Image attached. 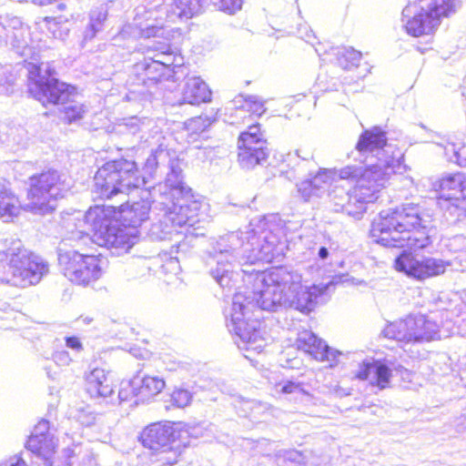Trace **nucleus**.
<instances>
[{
    "instance_id": "obj_38",
    "label": "nucleus",
    "mask_w": 466,
    "mask_h": 466,
    "mask_svg": "<svg viewBox=\"0 0 466 466\" xmlns=\"http://www.w3.org/2000/svg\"><path fill=\"white\" fill-rule=\"evenodd\" d=\"M138 377H136L129 381L122 382L120 390L118 391L119 400L121 402L127 401L130 400L135 396H140V394L138 393Z\"/></svg>"
},
{
    "instance_id": "obj_61",
    "label": "nucleus",
    "mask_w": 466,
    "mask_h": 466,
    "mask_svg": "<svg viewBox=\"0 0 466 466\" xmlns=\"http://www.w3.org/2000/svg\"><path fill=\"white\" fill-rule=\"evenodd\" d=\"M125 99H126V100H130V99H131V97H130V96H129V95H127V96H125Z\"/></svg>"
},
{
    "instance_id": "obj_59",
    "label": "nucleus",
    "mask_w": 466,
    "mask_h": 466,
    "mask_svg": "<svg viewBox=\"0 0 466 466\" xmlns=\"http://www.w3.org/2000/svg\"><path fill=\"white\" fill-rule=\"evenodd\" d=\"M58 8H59L60 10H63V9H65V8H66V5H65L64 3H60V4L58 5Z\"/></svg>"
},
{
    "instance_id": "obj_39",
    "label": "nucleus",
    "mask_w": 466,
    "mask_h": 466,
    "mask_svg": "<svg viewBox=\"0 0 466 466\" xmlns=\"http://www.w3.org/2000/svg\"><path fill=\"white\" fill-rule=\"evenodd\" d=\"M303 456L298 451H286L277 455L278 466H304Z\"/></svg>"
},
{
    "instance_id": "obj_32",
    "label": "nucleus",
    "mask_w": 466,
    "mask_h": 466,
    "mask_svg": "<svg viewBox=\"0 0 466 466\" xmlns=\"http://www.w3.org/2000/svg\"><path fill=\"white\" fill-rule=\"evenodd\" d=\"M391 376V370L390 368L381 362H375L373 367V376L371 377V383L376 384L380 389H385Z\"/></svg>"
},
{
    "instance_id": "obj_54",
    "label": "nucleus",
    "mask_w": 466,
    "mask_h": 466,
    "mask_svg": "<svg viewBox=\"0 0 466 466\" xmlns=\"http://www.w3.org/2000/svg\"><path fill=\"white\" fill-rule=\"evenodd\" d=\"M66 345L67 348L72 349L76 351H81L83 350L82 343L79 339L76 337H67L66 338Z\"/></svg>"
},
{
    "instance_id": "obj_27",
    "label": "nucleus",
    "mask_w": 466,
    "mask_h": 466,
    "mask_svg": "<svg viewBox=\"0 0 466 466\" xmlns=\"http://www.w3.org/2000/svg\"><path fill=\"white\" fill-rule=\"evenodd\" d=\"M107 18V8L101 5L91 9L89 13V21L84 32L83 38L85 41H90L104 29L105 23Z\"/></svg>"
},
{
    "instance_id": "obj_46",
    "label": "nucleus",
    "mask_w": 466,
    "mask_h": 466,
    "mask_svg": "<svg viewBox=\"0 0 466 466\" xmlns=\"http://www.w3.org/2000/svg\"><path fill=\"white\" fill-rule=\"evenodd\" d=\"M146 122H148L147 118L141 119L137 116H131L128 118H124L123 123L119 125L120 127H125L127 130L130 133L136 134L146 125Z\"/></svg>"
},
{
    "instance_id": "obj_5",
    "label": "nucleus",
    "mask_w": 466,
    "mask_h": 466,
    "mask_svg": "<svg viewBox=\"0 0 466 466\" xmlns=\"http://www.w3.org/2000/svg\"><path fill=\"white\" fill-rule=\"evenodd\" d=\"M243 233L230 232L211 243L207 264L210 275L222 288L230 287L234 276L233 267L237 261L254 264L257 261H271L275 257L274 244L265 235L261 239L253 232H247L244 243Z\"/></svg>"
},
{
    "instance_id": "obj_15",
    "label": "nucleus",
    "mask_w": 466,
    "mask_h": 466,
    "mask_svg": "<svg viewBox=\"0 0 466 466\" xmlns=\"http://www.w3.org/2000/svg\"><path fill=\"white\" fill-rule=\"evenodd\" d=\"M267 141L260 131L258 125L248 127V130L242 132L238 141V160L239 165L246 169L255 167L266 161L268 152Z\"/></svg>"
},
{
    "instance_id": "obj_29",
    "label": "nucleus",
    "mask_w": 466,
    "mask_h": 466,
    "mask_svg": "<svg viewBox=\"0 0 466 466\" xmlns=\"http://www.w3.org/2000/svg\"><path fill=\"white\" fill-rule=\"evenodd\" d=\"M138 393L141 400H146L157 395L165 388V381L163 379L157 376H144L138 378Z\"/></svg>"
},
{
    "instance_id": "obj_33",
    "label": "nucleus",
    "mask_w": 466,
    "mask_h": 466,
    "mask_svg": "<svg viewBox=\"0 0 466 466\" xmlns=\"http://www.w3.org/2000/svg\"><path fill=\"white\" fill-rule=\"evenodd\" d=\"M304 466H329L330 458L328 454L319 451H305L301 452Z\"/></svg>"
},
{
    "instance_id": "obj_23",
    "label": "nucleus",
    "mask_w": 466,
    "mask_h": 466,
    "mask_svg": "<svg viewBox=\"0 0 466 466\" xmlns=\"http://www.w3.org/2000/svg\"><path fill=\"white\" fill-rule=\"evenodd\" d=\"M7 38L11 46L21 56H29L35 53V47L33 46L28 26L21 25L19 28L12 29Z\"/></svg>"
},
{
    "instance_id": "obj_28",
    "label": "nucleus",
    "mask_w": 466,
    "mask_h": 466,
    "mask_svg": "<svg viewBox=\"0 0 466 466\" xmlns=\"http://www.w3.org/2000/svg\"><path fill=\"white\" fill-rule=\"evenodd\" d=\"M19 210L18 199L5 185H0V218L9 222L18 215Z\"/></svg>"
},
{
    "instance_id": "obj_47",
    "label": "nucleus",
    "mask_w": 466,
    "mask_h": 466,
    "mask_svg": "<svg viewBox=\"0 0 466 466\" xmlns=\"http://www.w3.org/2000/svg\"><path fill=\"white\" fill-rule=\"evenodd\" d=\"M299 192L301 194L302 198L308 201L313 196H319L320 191L316 190V187L313 186L309 179H306L302 181L299 186Z\"/></svg>"
},
{
    "instance_id": "obj_31",
    "label": "nucleus",
    "mask_w": 466,
    "mask_h": 466,
    "mask_svg": "<svg viewBox=\"0 0 466 466\" xmlns=\"http://www.w3.org/2000/svg\"><path fill=\"white\" fill-rule=\"evenodd\" d=\"M335 55L339 65L343 69H350L359 66L361 59V53L352 47H338Z\"/></svg>"
},
{
    "instance_id": "obj_6",
    "label": "nucleus",
    "mask_w": 466,
    "mask_h": 466,
    "mask_svg": "<svg viewBox=\"0 0 466 466\" xmlns=\"http://www.w3.org/2000/svg\"><path fill=\"white\" fill-rule=\"evenodd\" d=\"M429 223L417 206L383 210L372 222L370 238L384 247L420 249L431 242L427 231Z\"/></svg>"
},
{
    "instance_id": "obj_37",
    "label": "nucleus",
    "mask_w": 466,
    "mask_h": 466,
    "mask_svg": "<svg viewBox=\"0 0 466 466\" xmlns=\"http://www.w3.org/2000/svg\"><path fill=\"white\" fill-rule=\"evenodd\" d=\"M86 106L77 102H69L64 106L63 119L67 123H72L81 119L86 113Z\"/></svg>"
},
{
    "instance_id": "obj_49",
    "label": "nucleus",
    "mask_w": 466,
    "mask_h": 466,
    "mask_svg": "<svg viewBox=\"0 0 466 466\" xmlns=\"http://www.w3.org/2000/svg\"><path fill=\"white\" fill-rule=\"evenodd\" d=\"M31 436H36L37 439L45 438L47 436H53L49 432V421L46 420H40L35 427Z\"/></svg>"
},
{
    "instance_id": "obj_17",
    "label": "nucleus",
    "mask_w": 466,
    "mask_h": 466,
    "mask_svg": "<svg viewBox=\"0 0 466 466\" xmlns=\"http://www.w3.org/2000/svg\"><path fill=\"white\" fill-rule=\"evenodd\" d=\"M332 283L323 285H312L310 287L302 285V276L299 274V285L294 290L288 289L287 308H293L301 312H310L319 303V299L325 295Z\"/></svg>"
},
{
    "instance_id": "obj_51",
    "label": "nucleus",
    "mask_w": 466,
    "mask_h": 466,
    "mask_svg": "<svg viewBox=\"0 0 466 466\" xmlns=\"http://www.w3.org/2000/svg\"><path fill=\"white\" fill-rule=\"evenodd\" d=\"M53 360L57 366L67 367L72 362V358L66 350H57L53 355Z\"/></svg>"
},
{
    "instance_id": "obj_36",
    "label": "nucleus",
    "mask_w": 466,
    "mask_h": 466,
    "mask_svg": "<svg viewBox=\"0 0 466 466\" xmlns=\"http://www.w3.org/2000/svg\"><path fill=\"white\" fill-rule=\"evenodd\" d=\"M167 46V45L166 44H158V46L154 45L152 48L156 50L157 53L152 57L148 58L149 61L146 59L145 63L139 65L138 67L144 69L147 75L151 74L152 68H162V64L157 63V61L163 60L160 55H166Z\"/></svg>"
},
{
    "instance_id": "obj_24",
    "label": "nucleus",
    "mask_w": 466,
    "mask_h": 466,
    "mask_svg": "<svg viewBox=\"0 0 466 466\" xmlns=\"http://www.w3.org/2000/svg\"><path fill=\"white\" fill-rule=\"evenodd\" d=\"M207 0H174L170 14L167 15L170 21L175 18L189 19L201 13Z\"/></svg>"
},
{
    "instance_id": "obj_12",
    "label": "nucleus",
    "mask_w": 466,
    "mask_h": 466,
    "mask_svg": "<svg viewBox=\"0 0 466 466\" xmlns=\"http://www.w3.org/2000/svg\"><path fill=\"white\" fill-rule=\"evenodd\" d=\"M58 262L64 276L73 283L88 285L101 278L106 261L99 256H85L76 250L59 249Z\"/></svg>"
},
{
    "instance_id": "obj_1",
    "label": "nucleus",
    "mask_w": 466,
    "mask_h": 466,
    "mask_svg": "<svg viewBox=\"0 0 466 466\" xmlns=\"http://www.w3.org/2000/svg\"><path fill=\"white\" fill-rule=\"evenodd\" d=\"M356 147L366 156L367 164L347 166L338 173L339 179L353 181L355 186L349 192L339 189L329 193L336 210L351 216L362 213L366 203L377 199V194L400 166L393 146L387 143L385 132L378 127L365 130Z\"/></svg>"
},
{
    "instance_id": "obj_22",
    "label": "nucleus",
    "mask_w": 466,
    "mask_h": 466,
    "mask_svg": "<svg viewBox=\"0 0 466 466\" xmlns=\"http://www.w3.org/2000/svg\"><path fill=\"white\" fill-rule=\"evenodd\" d=\"M151 12L146 11L144 8L137 9L134 26L137 32H134L135 35H140L145 38L164 36V27L151 23Z\"/></svg>"
},
{
    "instance_id": "obj_34",
    "label": "nucleus",
    "mask_w": 466,
    "mask_h": 466,
    "mask_svg": "<svg viewBox=\"0 0 466 466\" xmlns=\"http://www.w3.org/2000/svg\"><path fill=\"white\" fill-rule=\"evenodd\" d=\"M66 19L63 17H46L45 22L48 32L53 35V37L57 39H64L68 34V28L64 26L62 24L66 22Z\"/></svg>"
},
{
    "instance_id": "obj_9",
    "label": "nucleus",
    "mask_w": 466,
    "mask_h": 466,
    "mask_svg": "<svg viewBox=\"0 0 466 466\" xmlns=\"http://www.w3.org/2000/svg\"><path fill=\"white\" fill-rule=\"evenodd\" d=\"M457 0H415L402 11L403 22L409 35L420 36L431 34L442 16L456 11Z\"/></svg>"
},
{
    "instance_id": "obj_18",
    "label": "nucleus",
    "mask_w": 466,
    "mask_h": 466,
    "mask_svg": "<svg viewBox=\"0 0 466 466\" xmlns=\"http://www.w3.org/2000/svg\"><path fill=\"white\" fill-rule=\"evenodd\" d=\"M182 432L180 425L154 423L144 430L142 442L145 447L158 451L174 442Z\"/></svg>"
},
{
    "instance_id": "obj_35",
    "label": "nucleus",
    "mask_w": 466,
    "mask_h": 466,
    "mask_svg": "<svg viewBox=\"0 0 466 466\" xmlns=\"http://www.w3.org/2000/svg\"><path fill=\"white\" fill-rule=\"evenodd\" d=\"M337 172L333 169L322 168L309 180L316 187V190L325 189L334 180Z\"/></svg>"
},
{
    "instance_id": "obj_55",
    "label": "nucleus",
    "mask_w": 466,
    "mask_h": 466,
    "mask_svg": "<svg viewBox=\"0 0 466 466\" xmlns=\"http://www.w3.org/2000/svg\"><path fill=\"white\" fill-rule=\"evenodd\" d=\"M1 466H27L25 461L18 457H12Z\"/></svg>"
},
{
    "instance_id": "obj_43",
    "label": "nucleus",
    "mask_w": 466,
    "mask_h": 466,
    "mask_svg": "<svg viewBox=\"0 0 466 466\" xmlns=\"http://www.w3.org/2000/svg\"><path fill=\"white\" fill-rule=\"evenodd\" d=\"M375 366V361L371 360H362L360 362L359 370L354 372V377L365 380H370L373 376V367Z\"/></svg>"
},
{
    "instance_id": "obj_14",
    "label": "nucleus",
    "mask_w": 466,
    "mask_h": 466,
    "mask_svg": "<svg viewBox=\"0 0 466 466\" xmlns=\"http://www.w3.org/2000/svg\"><path fill=\"white\" fill-rule=\"evenodd\" d=\"M433 188L439 192L440 207L457 218L466 217V174L455 173L436 180Z\"/></svg>"
},
{
    "instance_id": "obj_20",
    "label": "nucleus",
    "mask_w": 466,
    "mask_h": 466,
    "mask_svg": "<svg viewBox=\"0 0 466 466\" xmlns=\"http://www.w3.org/2000/svg\"><path fill=\"white\" fill-rule=\"evenodd\" d=\"M86 390L91 398H107L113 393L112 382L108 373L95 368L86 375Z\"/></svg>"
},
{
    "instance_id": "obj_4",
    "label": "nucleus",
    "mask_w": 466,
    "mask_h": 466,
    "mask_svg": "<svg viewBox=\"0 0 466 466\" xmlns=\"http://www.w3.org/2000/svg\"><path fill=\"white\" fill-rule=\"evenodd\" d=\"M159 193L158 204L164 211L158 222L149 229V237L154 240L171 239L174 236H198L194 225L198 221L200 208L198 201L194 199L191 189L182 180V170L171 167L164 183L155 188Z\"/></svg>"
},
{
    "instance_id": "obj_11",
    "label": "nucleus",
    "mask_w": 466,
    "mask_h": 466,
    "mask_svg": "<svg viewBox=\"0 0 466 466\" xmlns=\"http://www.w3.org/2000/svg\"><path fill=\"white\" fill-rule=\"evenodd\" d=\"M27 70L29 93L40 103L46 106L68 102L69 86L54 76L55 71L48 64L28 63Z\"/></svg>"
},
{
    "instance_id": "obj_45",
    "label": "nucleus",
    "mask_w": 466,
    "mask_h": 466,
    "mask_svg": "<svg viewBox=\"0 0 466 466\" xmlns=\"http://www.w3.org/2000/svg\"><path fill=\"white\" fill-rule=\"evenodd\" d=\"M174 404L179 408L187 406L192 400V394L187 390L177 389L171 395Z\"/></svg>"
},
{
    "instance_id": "obj_13",
    "label": "nucleus",
    "mask_w": 466,
    "mask_h": 466,
    "mask_svg": "<svg viewBox=\"0 0 466 466\" xmlns=\"http://www.w3.org/2000/svg\"><path fill=\"white\" fill-rule=\"evenodd\" d=\"M384 337L400 342H425L441 339L439 326L424 315H410L383 329Z\"/></svg>"
},
{
    "instance_id": "obj_60",
    "label": "nucleus",
    "mask_w": 466,
    "mask_h": 466,
    "mask_svg": "<svg viewBox=\"0 0 466 466\" xmlns=\"http://www.w3.org/2000/svg\"><path fill=\"white\" fill-rule=\"evenodd\" d=\"M348 281H350V279H348V278L345 279H340V282H342V283L348 282Z\"/></svg>"
},
{
    "instance_id": "obj_25",
    "label": "nucleus",
    "mask_w": 466,
    "mask_h": 466,
    "mask_svg": "<svg viewBox=\"0 0 466 466\" xmlns=\"http://www.w3.org/2000/svg\"><path fill=\"white\" fill-rule=\"evenodd\" d=\"M26 447L33 453L42 457L46 466L52 465V456L56 448V441L54 436H47L41 439H37L36 436H30Z\"/></svg>"
},
{
    "instance_id": "obj_3",
    "label": "nucleus",
    "mask_w": 466,
    "mask_h": 466,
    "mask_svg": "<svg viewBox=\"0 0 466 466\" xmlns=\"http://www.w3.org/2000/svg\"><path fill=\"white\" fill-rule=\"evenodd\" d=\"M139 201L113 206H95L78 219L73 238L88 237L98 246L115 249L117 254L128 251L137 240L136 229L147 220L151 208L148 192L145 191Z\"/></svg>"
},
{
    "instance_id": "obj_16",
    "label": "nucleus",
    "mask_w": 466,
    "mask_h": 466,
    "mask_svg": "<svg viewBox=\"0 0 466 466\" xmlns=\"http://www.w3.org/2000/svg\"><path fill=\"white\" fill-rule=\"evenodd\" d=\"M449 262L434 258H419L411 253L403 251L395 259V268L402 271L410 278L424 280L443 274Z\"/></svg>"
},
{
    "instance_id": "obj_21",
    "label": "nucleus",
    "mask_w": 466,
    "mask_h": 466,
    "mask_svg": "<svg viewBox=\"0 0 466 466\" xmlns=\"http://www.w3.org/2000/svg\"><path fill=\"white\" fill-rule=\"evenodd\" d=\"M211 91L199 77L193 76L187 79L183 90V103L198 105L210 100Z\"/></svg>"
},
{
    "instance_id": "obj_19",
    "label": "nucleus",
    "mask_w": 466,
    "mask_h": 466,
    "mask_svg": "<svg viewBox=\"0 0 466 466\" xmlns=\"http://www.w3.org/2000/svg\"><path fill=\"white\" fill-rule=\"evenodd\" d=\"M297 345L312 358L319 361H329L330 366L336 363V359L341 353L329 348L321 339L314 333L304 330L299 334Z\"/></svg>"
},
{
    "instance_id": "obj_48",
    "label": "nucleus",
    "mask_w": 466,
    "mask_h": 466,
    "mask_svg": "<svg viewBox=\"0 0 466 466\" xmlns=\"http://www.w3.org/2000/svg\"><path fill=\"white\" fill-rule=\"evenodd\" d=\"M445 150L446 153L450 151L453 153L451 161L456 162L460 166H466V146L456 149L454 145H451L449 147H446Z\"/></svg>"
},
{
    "instance_id": "obj_58",
    "label": "nucleus",
    "mask_w": 466,
    "mask_h": 466,
    "mask_svg": "<svg viewBox=\"0 0 466 466\" xmlns=\"http://www.w3.org/2000/svg\"><path fill=\"white\" fill-rule=\"evenodd\" d=\"M9 91V88L7 86H5V84H4L1 80H0V95L1 94H5V93H7Z\"/></svg>"
},
{
    "instance_id": "obj_40",
    "label": "nucleus",
    "mask_w": 466,
    "mask_h": 466,
    "mask_svg": "<svg viewBox=\"0 0 466 466\" xmlns=\"http://www.w3.org/2000/svg\"><path fill=\"white\" fill-rule=\"evenodd\" d=\"M74 418L82 425L90 427L101 418L95 413L89 406L78 408L74 414Z\"/></svg>"
},
{
    "instance_id": "obj_56",
    "label": "nucleus",
    "mask_w": 466,
    "mask_h": 466,
    "mask_svg": "<svg viewBox=\"0 0 466 466\" xmlns=\"http://www.w3.org/2000/svg\"><path fill=\"white\" fill-rule=\"evenodd\" d=\"M145 73H147V72L145 71ZM163 74H164V68L158 67V68H152L151 74L150 75L146 74V76L149 79L157 80L159 77L162 76Z\"/></svg>"
},
{
    "instance_id": "obj_52",
    "label": "nucleus",
    "mask_w": 466,
    "mask_h": 466,
    "mask_svg": "<svg viewBox=\"0 0 466 466\" xmlns=\"http://www.w3.org/2000/svg\"><path fill=\"white\" fill-rule=\"evenodd\" d=\"M223 10L234 14L241 9L243 0H220Z\"/></svg>"
},
{
    "instance_id": "obj_57",
    "label": "nucleus",
    "mask_w": 466,
    "mask_h": 466,
    "mask_svg": "<svg viewBox=\"0 0 466 466\" xmlns=\"http://www.w3.org/2000/svg\"><path fill=\"white\" fill-rule=\"evenodd\" d=\"M319 256L320 258L325 259L329 256V251L326 248L322 247L319 250Z\"/></svg>"
},
{
    "instance_id": "obj_2",
    "label": "nucleus",
    "mask_w": 466,
    "mask_h": 466,
    "mask_svg": "<svg viewBox=\"0 0 466 466\" xmlns=\"http://www.w3.org/2000/svg\"><path fill=\"white\" fill-rule=\"evenodd\" d=\"M299 281V273L285 268H277L259 273L255 280L252 300L242 293H237L227 313L230 322L228 327L239 339L238 348L245 350L262 351L266 342L260 329V322L250 319L248 314L254 303L263 310L276 311L287 308L288 289H296Z\"/></svg>"
},
{
    "instance_id": "obj_44",
    "label": "nucleus",
    "mask_w": 466,
    "mask_h": 466,
    "mask_svg": "<svg viewBox=\"0 0 466 466\" xmlns=\"http://www.w3.org/2000/svg\"><path fill=\"white\" fill-rule=\"evenodd\" d=\"M247 111L261 116L265 112L263 102L256 96H248L242 106Z\"/></svg>"
},
{
    "instance_id": "obj_62",
    "label": "nucleus",
    "mask_w": 466,
    "mask_h": 466,
    "mask_svg": "<svg viewBox=\"0 0 466 466\" xmlns=\"http://www.w3.org/2000/svg\"><path fill=\"white\" fill-rule=\"evenodd\" d=\"M182 246H183V244L181 242H179L178 245H177V248H179Z\"/></svg>"
},
{
    "instance_id": "obj_26",
    "label": "nucleus",
    "mask_w": 466,
    "mask_h": 466,
    "mask_svg": "<svg viewBox=\"0 0 466 466\" xmlns=\"http://www.w3.org/2000/svg\"><path fill=\"white\" fill-rule=\"evenodd\" d=\"M137 266L143 271H156L153 267L159 266L162 272L167 274H177L180 271V265L178 259L174 257H167V254L157 258H145L137 261Z\"/></svg>"
},
{
    "instance_id": "obj_53",
    "label": "nucleus",
    "mask_w": 466,
    "mask_h": 466,
    "mask_svg": "<svg viewBox=\"0 0 466 466\" xmlns=\"http://www.w3.org/2000/svg\"><path fill=\"white\" fill-rule=\"evenodd\" d=\"M281 391L286 394H290V393L302 394V393H304V390L301 388V386L299 384L291 382V381H289L287 384H285L282 387Z\"/></svg>"
},
{
    "instance_id": "obj_30",
    "label": "nucleus",
    "mask_w": 466,
    "mask_h": 466,
    "mask_svg": "<svg viewBox=\"0 0 466 466\" xmlns=\"http://www.w3.org/2000/svg\"><path fill=\"white\" fill-rule=\"evenodd\" d=\"M212 121L207 116H199L193 117L185 122V132L187 133L186 138L187 142H192L197 139V137L204 132Z\"/></svg>"
},
{
    "instance_id": "obj_7",
    "label": "nucleus",
    "mask_w": 466,
    "mask_h": 466,
    "mask_svg": "<svg viewBox=\"0 0 466 466\" xmlns=\"http://www.w3.org/2000/svg\"><path fill=\"white\" fill-rule=\"evenodd\" d=\"M0 284L27 288L37 284L48 271V265L25 248L22 241L0 239Z\"/></svg>"
},
{
    "instance_id": "obj_63",
    "label": "nucleus",
    "mask_w": 466,
    "mask_h": 466,
    "mask_svg": "<svg viewBox=\"0 0 466 466\" xmlns=\"http://www.w3.org/2000/svg\"><path fill=\"white\" fill-rule=\"evenodd\" d=\"M307 41L309 42L310 41V36L309 35H307Z\"/></svg>"
},
{
    "instance_id": "obj_10",
    "label": "nucleus",
    "mask_w": 466,
    "mask_h": 466,
    "mask_svg": "<svg viewBox=\"0 0 466 466\" xmlns=\"http://www.w3.org/2000/svg\"><path fill=\"white\" fill-rule=\"evenodd\" d=\"M63 175L48 170L30 177L27 202L24 208L35 214H46L55 209L54 201L69 188Z\"/></svg>"
},
{
    "instance_id": "obj_8",
    "label": "nucleus",
    "mask_w": 466,
    "mask_h": 466,
    "mask_svg": "<svg viewBox=\"0 0 466 466\" xmlns=\"http://www.w3.org/2000/svg\"><path fill=\"white\" fill-rule=\"evenodd\" d=\"M158 152H152L146 160L143 174L132 160L120 158L103 165L96 171L94 190L101 198H112L116 195L126 194L130 188L144 186L146 175L152 176L157 167Z\"/></svg>"
},
{
    "instance_id": "obj_50",
    "label": "nucleus",
    "mask_w": 466,
    "mask_h": 466,
    "mask_svg": "<svg viewBox=\"0 0 466 466\" xmlns=\"http://www.w3.org/2000/svg\"><path fill=\"white\" fill-rule=\"evenodd\" d=\"M250 409L251 415L254 418H258L259 415L264 414L267 410H269V406L267 403H263L260 401H248L247 402Z\"/></svg>"
},
{
    "instance_id": "obj_42",
    "label": "nucleus",
    "mask_w": 466,
    "mask_h": 466,
    "mask_svg": "<svg viewBox=\"0 0 466 466\" xmlns=\"http://www.w3.org/2000/svg\"><path fill=\"white\" fill-rule=\"evenodd\" d=\"M156 452L157 456V461L161 462L163 465L175 464L177 461L179 455L177 451L174 449L171 444Z\"/></svg>"
},
{
    "instance_id": "obj_41",
    "label": "nucleus",
    "mask_w": 466,
    "mask_h": 466,
    "mask_svg": "<svg viewBox=\"0 0 466 466\" xmlns=\"http://www.w3.org/2000/svg\"><path fill=\"white\" fill-rule=\"evenodd\" d=\"M160 56H162L163 60H158L157 63L162 64V68H164V70L169 67L181 66L184 63L183 57L179 54L171 51V48L168 45L167 46L166 55Z\"/></svg>"
}]
</instances>
